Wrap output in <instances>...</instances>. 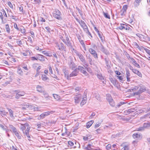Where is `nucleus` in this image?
<instances>
[{
	"instance_id": "nucleus-1",
	"label": "nucleus",
	"mask_w": 150,
	"mask_h": 150,
	"mask_svg": "<svg viewBox=\"0 0 150 150\" xmlns=\"http://www.w3.org/2000/svg\"><path fill=\"white\" fill-rule=\"evenodd\" d=\"M20 128L23 132L24 135L26 136L28 139L29 140L30 136L29 135V132L31 128V127L28 125L27 123H25L24 124H21Z\"/></svg>"
},
{
	"instance_id": "nucleus-2",
	"label": "nucleus",
	"mask_w": 150,
	"mask_h": 150,
	"mask_svg": "<svg viewBox=\"0 0 150 150\" xmlns=\"http://www.w3.org/2000/svg\"><path fill=\"white\" fill-rule=\"evenodd\" d=\"M65 35L66 40H65L63 37L62 35L59 36V38L66 45L69 47L70 49L71 48H72V46L70 41L69 40L68 35L66 33H65Z\"/></svg>"
},
{
	"instance_id": "nucleus-3",
	"label": "nucleus",
	"mask_w": 150,
	"mask_h": 150,
	"mask_svg": "<svg viewBox=\"0 0 150 150\" xmlns=\"http://www.w3.org/2000/svg\"><path fill=\"white\" fill-rule=\"evenodd\" d=\"M71 49V51L73 53H74L76 55L78 56L81 61L83 63H85V60L84 58L83 55L81 53H79L78 52L76 51L75 49L73 48L72 47V48H70Z\"/></svg>"
},
{
	"instance_id": "nucleus-4",
	"label": "nucleus",
	"mask_w": 150,
	"mask_h": 150,
	"mask_svg": "<svg viewBox=\"0 0 150 150\" xmlns=\"http://www.w3.org/2000/svg\"><path fill=\"white\" fill-rule=\"evenodd\" d=\"M55 44L56 45V47H57L59 50L61 51H66V47L62 42H59V43L56 42H55Z\"/></svg>"
},
{
	"instance_id": "nucleus-5",
	"label": "nucleus",
	"mask_w": 150,
	"mask_h": 150,
	"mask_svg": "<svg viewBox=\"0 0 150 150\" xmlns=\"http://www.w3.org/2000/svg\"><path fill=\"white\" fill-rule=\"evenodd\" d=\"M139 90L137 92L135 93L134 94L138 95L143 92H145L146 91V87L144 85L141 84L139 85Z\"/></svg>"
},
{
	"instance_id": "nucleus-6",
	"label": "nucleus",
	"mask_w": 150,
	"mask_h": 150,
	"mask_svg": "<svg viewBox=\"0 0 150 150\" xmlns=\"http://www.w3.org/2000/svg\"><path fill=\"white\" fill-rule=\"evenodd\" d=\"M54 112L53 111H48L42 113L38 117V119L39 120H41L44 118L46 116H47L50 114L53 113Z\"/></svg>"
},
{
	"instance_id": "nucleus-7",
	"label": "nucleus",
	"mask_w": 150,
	"mask_h": 150,
	"mask_svg": "<svg viewBox=\"0 0 150 150\" xmlns=\"http://www.w3.org/2000/svg\"><path fill=\"white\" fill-rule=\"evenodd\" d=\"M82 96L80 94L76 95L74 97V102L76 104L79 103L82 99Z\"/></svg>"
},
{
	"instance_id": "nucleus-8",
	"label": "nucleus",
	"mask_w": 150,
	"mask_h": 150,
	"mask_svg": "<svg viewBox=\"0 0 150 150\" xmlns=\"http://www.w3.org/2000/svg\"><path fill=\"white\" fill-rule=\"evenodd\" d=\"M61 15V13L60 11L59 10H57L56 11L55 13H53V16L55 18L60 20L62 19Z\"/></svg>"
},
{
	"instance_id": "nucleus-9",
	"label": "nucleus",
	"mask_w": 150,
	"mask_h": 150,
	"mask_svg": "<svg viewBox=\"0 0 150 150\" xmlns=\"http://www.w3.org/2000/svg\"><path fill=\"white\" fill-rule=\"evenodd\" d=\"M88 50L90 53L93 56L94 58H98V54L95 50L91 48L88 49Z\"/></svg>"
},
{
	"instance_id": "nucleus-10",
	"label": "nucleus",
	"mask_w": 150,
	"mask_h": 150,
	"mask_svg": "<svg viewBox=\"0 0 150 150\" xmlns=\"http://www.w3.org/2000/svg\"><path fill=\"white\" fill-rule=\"evenodd\" d=\"M25 105L26 108H27V109H34V110H38V107H35L34 106L31 104L28 103Z\"/></svg>"
},
{
	"instance_id": "nucleus-11",
	"label": "nucleus",
	"mask_w": 150,
	"mask_h": 150,
	"mask_svg": "<svg viewBox=\"0 0 150 150\" xmlns=\"http://www.w3.org/2000/svg\"><path fill=\"white\" fill-rule=\"evenodd\" d=\"M127 9V5H125L123 6L120 12V14L121 16H123L125 15Z\"/></svg>"
},
{
	"instance_id": "nucleus-12",
	"label": "nucleus",
	"mask_w": 150,
	"mask_h": 150,
	"mask_svg": "<svg viewBox=\"0 0 150 150\" xmlns=\"http://www.w3.org/2000/svg\"><path fill=\"white\" fill-rule=\"evenodd\" d=\"M63 71L64 72L65 77L68 80L71 79L70 77V74H69L68 71L64 68L63 69Z\"/></svg>"
},
{
	"instance_id": "nucleus-13",
	"label": "nucleus",
	"mask_w": 150,
	"mask_h": 150,
	"mask_svg": "<svg viewBox=\"0 0 150 150\" xmlns=\"http://www.w3.org/2000/svg\"><path fill=\"white\" fill-rule=\"evenodd\" d=\"M7 109L8 111L9 115L10 117L13 120L14 119L15 117H16V116L14 115L13 111L11 109L9 108H7Z\"/></svg>"
},
{
	"instance_id": "nucleus-14",
	"label": "nucleus",
	"mask_w": 150,
	"mask_h": 150,
	"mask_svg": "<svg viewBox=\"0 0 150 150\" xmlns=\"http://www.w3.org/2000/svg\"><path fill=\"white\" fill-rule=\"evenodd\" d=\"M81 27L83 28L84 31H87V30L88 29V27L85 22L82 21H81V23H79Z\"/></svg>"
},
{
	"instance_id": "nucleus-15",
	"label": "nucleus",
	"mask_w": 150,
	"mask_h": 150,
	"mask_svg": "<svg viewBox=\"0 0 150 150\" xmlns=\"http://www.w3.org/2000/svg\"><path fill=\"white\" fill-rule=\"evenodd\" d=\"M77 69H78V71L80 70L81 72L83 73L86 76H87L88 74L87 72L84 70V68L81 66H79L78 68Z\"/></svg>"
},
{
	"instance_id": "nucleus-16",
	"label": "nucleus",
	"mask_w": 150,
	"mask_h": 150,
	"mask_svg": "<svg viewBox=\"0 0 150 150\" xmlns=\"http://www.w3.org/2000/svg\"><path fill=\"white\" fill-rule=\"evenodd\" d=\"M37 58L38 60H39L41 62H43L45 61V58H46L44 56L39 54L37 56Z\"/></svg>"
},
{
	"instance_id": "nucleus-17",
	"label": "nucleus",
	"mask_w": 150,
	"mask_h": 150,
	"mask_svg": "<svg viewBox=\"0 0 150 150\" xmlns=\"http://www.w3.org/2000/svg\"><path fill=\"white\" fill-rule=\"evenodd\" d=\"M121 146H122L123 147L121 150H129V144L123 143L122 144Z\"/></svg>"
},
{
	"instance_id": "nucleus-18",
	"label": "nucleus",
	"mask_w": 150,
	"mask_h": 150,
	"mask_svg": "<svg viewBox=\"0 0 150 150\" xmlns=\"http://www.w3.org/2000/svg\"><path fill=\"white\" fill-rule=\"evenodd\" d=\"M79 73V71H78L77 69H75L70 74V77H71L75 76H77Z\"/></svg>"
},
{
	"instance_id": "nucleus-19",
	"label": "nucleus",
	"mask_w": 150,
	"mask_h": 150,
	"mask_svg": "<svg viewBox=\"0 0 150 150\" xmlns=\"http://www.w3.org/2000/svg\"><path fill=\"white\" fill-rule=\"evenodd\" d=\"M130 60L131 62H132V63H133L137 67L139 68H140V65L136 62L135 59L132 57H130Z\"/></svg>"
},
{
	"instance_id": "nucleus-20",
	"label": "nucleus",
	"mask_w": 150,
	"mask_h": 150,
	"mask_svg": "<svg viewBox=\"0 0 150 150\" xmlns=\"http://www.w3.org/2000/svg\"><path fill=\"white\" fill-rule=\"evenodd\" d=\"M125 76L127 78V81L128 82H129L130 81V74L128 69L126 70Z\"/></svg>"
},
{
	"instance_id": "nucleus-21",
	"label": "nucleus",
	"mask_w": 150,
	"mask_h": 150,
	"mask_svg": "<svg viewBox=\"0 0 150 150\" xmlns=\"http://www.w3.org/2000/svg\"><path fill=\"white\" fill-rule=\"evenodd\" d=\"M37 91L39 92L42 93L44 90V88L41 86L38 85L36 87Z\"/></svg>"
},
{
	"instance_id": "nucleus-22",
	"label": "nucleus",
	"mask_w": 150,
	"mask_h": 150,
	"mask_svg": "<svg viewBox=\"0 0 150 150\" xmlns=\"http://www.w3.org/2000/svg\"><path fill=\"white\" fill-rule=\"evenodd\" d=\"M100 50L102 52L106 54H107L109 53L107 50L105 49L103 46L101 44L100 47Z\"/></svg>"
},
{
	"instance_id": "nucleus-23",
	"label": "nucleus",
	"mask_w": 150,
	"mask_h": 150,
	"mask_svg": "<svg viewBox=\"0 0 150 150\" xmlns=\"http://www.w3.org/2000/svg\"><path fill=\"white\" fill-rule=\"evenodd\" d=\"M136 35L141 40L144 41L145 40V37L144 35L139 33L137 34Z\"/></svg>"
},
{
	"instance_id": "nucleus-24",
	"label": "nucleus",
	"mask_w": 150,
	"mask_h": 150,
	"mask_svg": "<svg viewBox=\"0 0 150 150\" xmlns=\"http://www.w3.org/2000/svg\"><path fill=\"white\" fill-rule=\"evenodd\" d=\"M132 136L133 138L137 139H138L139 138H141L142 137L141 135L137 133H134L133 134Z\"/></svg>"
},
{
	"instance_id": "nucleus-25",
	"label": "nucleus",
	"mask_w": 150,
	"mask_h": 150,
	"mask_svg": "<svg viewBox=\"0 0 150 150\" xmlns=\"http://www.w3.org/2000/svg\"><path fill=\"white\" fill-rule=\"evenodd\" d=\"M110 81L112 83L113 85L114 86L116 85L117 84V80L114 79L112 78H110Z\"/></svg>"
},
{
	"instance_id": "nucleus-26",
	"label": "nucleus",
	"mask_w": 150,
	"mask_h": 150,
	"mask_svg": "<svg viewBox=\"0 0 150 150\" xmlns=\"http://www.w3.org/2000/svg\"><path fill=\"white\" fill-rule=\"evenodd\" d=\"M24 56H26L28 55H30L31 53L30 51L28 50H27L25 52L21 53Z\"/></svg>"
},
{
	"instance_id": "nucleus-27",
	"label": "nucleus",
	"mask_w": 150,
	"mask_h": 150,
	"mask_svg": "<svg viewBox=\"0 0 150 150\" xmlns=\"http://www.w3.org/2000/svg\"><path fill=\"white\" fill-rule=\"evenodd\" d=\"M87 59L90 65H92L93 64V62L92 60V57L89 54V56H88Z\"/></svg>"
},
{
	"instance_id": "nucleus-28",
	"label": "nucleus",
	"mask_w": 150,
	"mask_h": 150,
	"mask_svg": "<svg viewBox=\"0 0 150 150\" xmlns=\"http://www.w3.org/2000/svg\"><path fill=\"white\" fill-rule=\"evenodd\" d=\"M142 0H135L134 3V6L135 7H137L139 5V3Z\"/></svg>"
},
{
	"instance_id": "nucleus-29",
	"label": "nucleus",
	"mask_w": 150,
	"mask_h": 150,
	"mask_svg": "<svg viewBox=\"0 0 150 150\" xmlns=\"http://www.w3.org/2000/svg\"><path fill=\"white\" fill-rule=\"evenodd\" d=\"M139 85L137 86H134L133 87H132L130 89V91L134 92L136 91L139 90Z\"/></svg>"
},
{
	"instance_id": "nucleus-30",
	"label": "nucleus",
	"mask_w": 150,
	"mask_h": 150,
	"mask_svg": "<svg viewBox=\"0 0 150 150\" xmlns=\"http://www.w3.org/2000/svg\"><path fill=\"white\" fill-rule=\"evenodd\" d=\"M18 91V90H15L14 91V92L16 93L15 98L17 99H19L20 97L22 96Z\"/></svg>"
},
{
	"instance_id": "nucleus-31",
	"label": "nucleus",
	"mask_w": 150,
	"mask_h": 150,
	"mask_svg": "<svg viewBox=\"0 0 150 150\" xmlns=\"http://www.w3.org/2000/svg\"><path fill=\"white\" fill-rule=\"evenodd\" d=\"M94 121L93 120H91L88 122L86 124V126L87 128H89L93 124Z\"/></svg>"
},
{
	"instance_id": "nucleus-32",
	"label": "nucleus",
	"mask_w": 150,
	"mask_h": 150,
	"mask_svg": "<svg viewBox=\"0 0 150 150\" xmlns=\"http://www.w3.org/2000/svg\"><path fill=\"white\" fill-rule=\"evenodd\" d=\"M126 25L124 24H121L120 25L119 27V28L120 30H122L125 29Z\"/></svg>"
},
{
	"instance_id": "nucleus-33",
	"label": "nucleus",
	"mask_w": 150,
	"mask_h": 150,
	"mask_svg": "<svg viewBox=\"0 0 150 150\" xmlns=\"http://www.w3.org/2000/svg\"><path fill=\"white\" fill-rule=\"evenodd\" d=\"M106 99L108 102L112 100L113 99L111 95L109 94H106Z\"/></svg>"
},
{
	"instance_id": "nucleus-34",
	"label": "nucleus",
	"mask_w": 150,
	"mask_h": 150,
	"mask_svg": "<svg viewBox=\"0 0 150 150\" xmlns=\"http://www.w3.org/2000/svg\"><path fill=\"white\" fill-rule=\"evenodd\" d=\"M5 28L6 32L8 33H10V30L9 26V25L8 24H7L5 26Z\"/></svg>"
},
{
	"instance_id": "nucleus-35",
	"label": "nucleus",
	"mask_w": 150,
	"mask_h": 150,
	"mask_svg": "<svg viewBox=\"0 0 150 150\" xmlns=\"http://www.w3.org/2000/svg\"><path fill=\"white\" fill-rule=\"evenodd\" d=\"M42 79V80L45 81L47 80H49V78L47 77L46 75L42 74L41 77Z\"/></svg>"
},
{
	"instance_id": "nucleus-36",
	"label": "nucleus",
	"mask_w": 150,
	"mask_h": 150,
	"mask_svg": "<svg viewBox=\"0 0 150 150\" xmlns=\"http://www.w3.org/2000/svg\"><path fill=\"white\" fill-rule=\"evenodd\" d=\"M69 67L72 69L75 68V66L74 63L72 61H70L69 64Z\"/></svg>"
},
{
	"instance_id": "nucleus-37",
	"label": "nucleus",
	"mask_w": 150,
	"mask_h": 150,
	"mask_svg": "<svg viewBox=\"0 0 150 150\" xmlns=\"http://www.w3.org/2000/svg\"><path fill=\"white\" fill-rule=\"evenodd\" d=\"M42 53L44 55L50 57H51L52 56L51 54L49 53L48 52L46 51H43L42 52Z\"/></svg>"
},
{
	"instance_id": "nucleus-38",
	"label": "nucleus",
	"mask_w": 150,
	"mask_h": 150,
	"mask_svg": "<svg viewBox=\"0 0 150 150\" xmlns=\"http://www.w3.org/2000/svg\"><path fill=\"white\" fill-rule=\"evenodd\" d=\"M9 127L10 129V130L12 132L16 129V128L12 125H9Z\"/></svg>"
},
{
	"instance_id": "nucleus-39",
	"label": "nucleus",
	"mask_w": 150,
	"mask_h": 150,
	"mask_svg": "<svg viewBox=\"0 0 150 150\" xmlns=\"http://www.w3.org/2000/svg\"><path fill=\"white\" fill-rule=\"evenodd\" d=\"M20 30L21 32L23 34H25L26 30L25 28L21 26L20 28Z\"/></svg>"
},
{
	"instance_id": "nucleus-40",
	"label": "nucleus",
	"mask_w": 150,
	"mask_h": 150,
	"mask_svg": "<svg viewBox=\"0 0 150 150\" xmlns=\"http://www.w3.org/2000/svg\"><path fill=\"white\" fill-rule=\"evenodd\" d=\"M144 129L150 127V122L144 123L143 125Z\"/></svg>"
},
{
	"instance_id": "nucleus-41",
	"label": "nucleus",
	"mask_w": 150,
	"mask_h": 150,
	"mask_svg": "<svg viewBox=\"0 0 150 150\" xmlns=\"http://www.w3.org/2000/svg\"><path fill=\"white\" fill-rule=\"evenodd\" d=\"M145 129L143 126L140 127L136 129V130L138 131H141L144 130Z\"/></svg>"
},
{
	"instance_id": "nucleus-42",
	"label": "nucleus",
	"mask_w": 150,
	"mask_h": 150,
	"mask_svg": "<svg viewBox=\"0 0 150 150\" xmlns=\"http://www.w3.org/2000/svg\"><path fill=\"white\" fill-rule=\"evenodd\" d=\"M53 96L56 100H58L60 98V96L56 94H53Z\"/></svg>"
},
{
	"instance_id": "nucleus-43",
	"label": "nucleus",
	"mask_w": 150,
	"mask_h": 150,
	"mask_svg": "<svg viewBox=\"0 0 150 150\" xmlns=\"http://www.w3.org/2000/svg\"><path fill=\"white\" fill-rule=\"evenodd\" d=\"M103 14L104 16L106 18L110 19V16L107 13H105L103 12Z\"/></svg>"
},
{
	"instance_id": "nucleus-44",
	"label": "nucleus",
	"mask_w": 150,
	"mask_h": 150,
	"mask_svg": "<svg viewBox=\"0 0 150 150\" xmlns=\"http://www.w3.org/2000/svg\"><path fill=\"white\" fill-rule=\"evenodd\" d=\"M17 72L20 75H22L23 74V72L20 68H18Z\"/></svg>"
},
{
	"instance_id": "nucleus-45",
	"label": "nucleus",
	"mask_w": 150,
	"mask_h": 150,
	"mask_svg": "<svg viewBox=\"0 0 150 150\" xmlns=\"http://www.w3.org/2000/svg\"><path fill=\"white\" fill-rule=\"evenodd\" d=\"M86 98H84V99H83L82 101L81 102L80 105L81 106H83L85 104L86 102Z\"/></svg>"
},
{
	"instance_id": "nucleus-46",
	"label": "nucleus",
	"mask_w": 150,
	"mask_h": 150,
	"mask_svg": "<svg viewBox=\"0 0 150 150\" xmlns=\"http://www.w3.org/2000/svg\"><path fill=\"white\" fill-rule=\"evenodd\" d=\"M42 93H43V95L45 98H47L48 97L49 95L46 92H45L44 90Z\"/></svg>"
},
{
	"instance_id": "nucleus-47",
	"label": "nucleus",
	"mask_w": 150,
	"mask_h": 150,
	"mask_svg": "<svg viewBox=\"0 0 150 150\" xmlns=\"http://www.w3.org/2000/svg\"><path fill=\"white\" fill-rule=\"evenodd\" d=\"M97 76L98 79L101 80H104V77L101 74H98Z\"/></svg>"
},
{
	"instance_id": "nucleus-48",
	"label": "nucleus",
	"mask_w": 150,
	"mask_h": 150,
	"mask_svg": "<svg viewBox=\"0 0 150 150\" xmlns=\"http://www.w3.org/2000/svg\"><path fill=\"white\" fill-rule=\"evenodd\" d=\"M132 111L131 110V109H129L128 110H126L125 111V113L126 114V115H127V114H129V113H131Z\"/></svg>"
},
{
	"instance_id": "nucleus-49",
	"label": "nucleus",
	"mask_w": 150,
	"mask_h": 150,
	"mask_svg": "<svg viewBox=\"0 0 150 150\" xmlns=\"http://www.w3.org/2000/svg\"><path fill=\"white\" fill-rule=\"evenodd\" d=\"M18 92L21 94L22 96H24L25 94V92L23 91H20L19 90H18Z\"/></svg>"
},
{
	"instance_id": "nucleus-50",
	"label": "nucleus",
	"mask_w": 150,
	"mask_h": 150,
	"mask_svg": "<svg viewBox=\"0 0 150 150\" xmlns=\"http://www.w3.org/2000/svg\"><path fill=\"white\" fill-rule=\"evenodd\" d=\"M112 106H115L114 102L113 100H110L108 102Z\"/></svg>"
},
{
	"instance_id": "nucleus-51",
	"label": "nucleus",
	"mask_w": 150,
	"mask_h": 150,
	"mask_svg": "<svg viewBox=\"0 0 150 150\" xmlns=\"http://www.w3.org/2000/svg\"><path fill=\"white\" fill-rule=\"evenodd\" d=\"M15 135L17 137L18 139H21L22 136L19 134V132L16 134Z\"/></svg>"
},
{
	"instance_id": "nucleus-52",
	"label": "nucleus",
	"mask_w": 150,
	"mask_h": 150,
	"mask_svg": "<svg viewBox=\"0 0 150 150\" xmlns=\"http://www.w3.org/2000/svg\"><path fill=\"white\" fill-rule=\"evenodd\" d=\"M144 49L146 52L150 55V50L146 48H144Z\"/></svg>"
},
{
	"instance_id": "nucleus-53",
	"label": "nucleus",
	"mask_w": 150,
	"mask_h": 150,
	"mask_svg": "<svg viewBox=\"0 0 150 150\" xmlns=\"http://www.w3.org/2000/svg\"><path fill=\"white\" fill-rule=\"evenodd\" d=\"M125 103L124 102H120L118 103V104H117V106L119 107L120 106H121L122 105L124 104Z\"/></svg>"
},
{
	"instance_id": "nucleus-54",
	"label": "nucleus",
	"mask_w": 150,
	"mask_h": 150,
	"mask_svg": "<svg viewBox=\"0 0 150 150\" xmlns=\"http://www.w3.org/2000/svg\"><path fill=\"white\" fill-rule=\"evenodd\" d=\"M96 98V99L99 100H100V98L99 94H97L95 96Z\"/></svg>"
},
{
	"instance_id": "nucleus-55",
	"label": "nucleus",
	"mask_w": 150,
	"mask_h": 150,
	"mask_svg": "<svg viewBox=\"0 0 150 150\" xmlns=\"http://www.w3.org/2000/svg\"><path fill=\"white\" fill-rule=\"evenodd\" d=\"M17 43L18 45L20 46L22 45V43L21 42V40L19 39L17 40Z\"/></svg>"
},
{
	"instance_id": "nucleus-56",
	"label": "nucleus",
	"mask_w": 150,
	"mask_h": 150,
	"mask_svg": "<svg viewBox=\"0 0 150 150\" xmlns=\"http://www.w3.org/2000/svg\"><path fill=\"white\" fill-rule=\"evenodd\" d=\"M14 27L15 29H16L17 30H20V28H18V27L16 23H14Z\"/></svg>"
},
{
	"instance_id": "nucleus-57",
	"label": "nucleus",
	"mask_w": 150,
	"mask_h": 150,
	"mask_svg": "<svg viewBox=\"0 0 150 150\" xmlns=\"http://www.w3.org/2000/svg\"><path fill=\"white\" fill-rule=\"evenodd\" d=\"M96 113L94 112H93L89 117V119H92L93 117L95 115Z\"/></svg>"
},
{
	"instance_id": "nucleus-58",
	"label": "nucleus",
	"mask_w": 150,
	"mask_h": 150,
	"mask_svg": "<svg viewBox=\"0 0 150 150\" xmlns=\"http://www.w3.org/2000/svg\"><path fill=\"white\" fill-rule=\"evenodd\" d=\"M11 150H18L16 146H12L10 147Z\"/></svg>"
},
{
	"instance_id": "nucleus-59",
	"label": "nucleus",
	"mask_w": 150,
	"mask_h": 150,
	"mask_svg": "<svg viewBox=\"0 0 150 150\" xmlns=\"http://www.w3.org/2000/svg\"><path fill=\"white\" fill-rule=\"evenodd\" d=\"M45 28L46 29L47 32L49 33L50 32L51 29L49 27H46Z\"/></svg>"
},
{
	"instance_id": "nucleus-60",
	"label": "nucleus",
	"mask_w": 150,
	"mask_h": 150,
	"mask_svg": "<svg viewBox=\"0 0 150 150\" xmlns=\"http://www.w3.org/2000/svg\"><path fill=\"white\" fill-rule=\"evenodd\" d=\"M49 71L50 73V74H53V71H52V67L51 66H49Z\"/></svg>"
},
{
	"instance_id": "nucleus-61",
	"label": "nucleus",
	"mask_w": 150,
	"mask_h": 150,
	"mask_svg": "<svg viewBox=\"0 0 150 150\" xmlns=\"http://www.w3.org/2000/svg\"><path fill=\"white\" fill-rule=\"evenodd\" d=\"M76 8L77 9V11H78L79 12V14L80 15H81L82 14V11H81V10H80L79 8H78V7H76Z\"/></svg>"
},
{
	"instance_id": "nucleus-62",
	"label": "nucleus",
	"mask_w": 150,
	"mask_h": 150,
	"mask_svg": "<svg viewBox=\"0 0 150 150\" xmlns=\"http://www.w3.org/2000/svg\"><path fill=\"white\" fill-rule=\"evenodd\" d=\"M8 4L9 6L11 8H13V6L12 4H11V3L10 1H8Z\"/></svg>"
},
{
	"instance_id": "nucleus-63",
	"label": "nucleus",
	"mask_w": 150,
	"mask_h": 150,
	"mask_svg": "<svg viewBox=\"0 0 150 150\" xmlns=\"http://www.w3.org/2000/svg\"><path fill=\"white\" fill-rule=\"evenodd\" d=\"M100 125V123H97L95 125V128H96L98 127H99Z\"/></svg>"
},
{
	"instance_id": "nucleus-64",
	"label": "nucleus",
	"mask_w": 150,
	"mask_h": 150,
	"mask_svg": "<svg viewBox=\"0 0 150 150\" xmlns=\"http://www.w3.org/2000/svg\"><path fill=\"white\" fill-rule=\"evenodd\" d=\"M125 29L127 30H132V29L128 26L126 25V27H125Z\"/></svg>"
}]
</instances>
